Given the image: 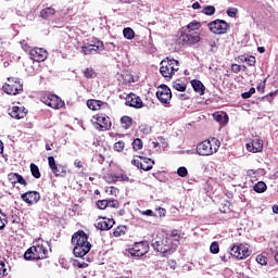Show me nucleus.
<instances>
[{"label": "nucleus", "instance_id": "obj_2", "mask_svg": "<svg viewBox=\"0 0 278 278\" xmlns=\"http://www.w3.org/2000/svg\"><path fill=\"white\" fill-rule=\"evenodd\" d=\"M218 149H220V140L216 137H212L211 139H206L197 146L198 155H202L203 157L214 155V153H218Z\"/></svg>", "mask_w": 278, "mask_h": 278}, {"label": "nucleus", "instance_id": "obj_18", "mask_svg": "<svg viewBox=\"0 0 278 278\" xmlns=\"http://www.w3.org/2000/svg\"><path fill=\"white\" fill-rule=\"evenodd\" d=\"M49 55V52L45 48H33L29 51V58L33 62H45Z\"/></svg>", "mask_w": 278, "mask_h": 278}, {"label": "nucleus", "instance_id": "obj_40", "mask_svg": "<svg viewBox=\"0 0 278 278\" xmlns=\"http://www.w3.org/2000/svg\"><path fill=\"white\" fill-rule=\"evenodd\" d=\"M106 203L108 207H113L114 210H118V207H121V203L118 202V200L109 199L106 200Z\"/></svg>", "mask_w": 278, "mask_h": 278}, {"label": "nucleus", "instance_id": "obj_24", "mask_svg": "<svg viewBox=\"0 0 278 278\" xmlns=\"http://www.w3.org/2000/svg\"><path fill=\"white\" fill-rule=\"evenodd\" d=\"M105 180L109 184H116V181H129V176L125 174H106Z\"/></svg>", "mask_w": 278, "mask_h": 278}, {"label": "nucleus", "instance_id": "obj_8", "mask_svg": "<svg viewBox=\"0 0 278 278\" xmlns=\"http://www.w3.org/2000/svg\"><path fill=\"white\" fill-rule=\"evenodd\" d=\"M152 249L157 253H163V257L173 255V248L170 245V239L168 238H156L151 244Z\"/></svg>", "mask_w": 278, "mask_h": 278}, {"label": "nucleus", "instance_id": "obj_28", "mask_svg": "<svg viewBox=\"0 0 278 278\" xmlns=\"http://www.w3.org/2000/svg\"><path fill=\"white\" fill-rule=\"evenodd\" d=\"M121 125H122L123 129H129L131 127V125H134V118H131L127 115H124L121 118Z\"/></svg>", "mask_w": 278, "mask_h": 278}, {"label": "nucleus", "instance_id": "obj_12", "mask_svg": "<svg viewBox=\"0 0 278 278\" xmlns=\"http://www.w3.org/2000/svg\"><path fill=\"white\" fill-rule=\"evenodd\" d=\"M101 51H105V45H103V41L97 39L93 43H86L81 47V53L84 55H92Z\"/></svg>", "mask_w": 278, "mask_h": 278}, {"label": "nucleus", "instance_id": "obj_19", "mask_svg": "<svg viewBox=\"0 0 278 278\" xmlns=\"http://www.w3.org/2000/svg\"><path fill=\"white\" fill-rule=\"evenodd\" d=\"M245 147L247 151L250 153H262L264 149V140H262L260 137H255L248 142Z\"/></svg>", "mask_w": 278, "mask_h": 278}, {"label": "nucleus", "instance_id": "obj_59", "mask_svg": "<svg viewBox=\"0 0 278 278\" xmlns=\"http://www.w3.org/2000/svg\"><path fill=\"white\" fill-rule=\"evenodd\" d=\"M255 175H257V172L255 169L248 170V177H255Z\"/></svg>", "mask_w": 278, "mask_h": 278}, {"label": "nucleus", "instance_id": "obj_44", "mask_svg": "<svg viewBox=\"0 0 278 278\" xmlns=\"http://www.w3.org/2000/svg\"><path fill=\"white\" fill-rule=\"evenodd\" d=\"M3 217L0 216V231L5 229V225H8V215L2 214Z\"/></svg>", "mask_w": 278, "mask_h": 278}, {"label": "nucleus", "instance_id": "obj_60", "mask_svg": "<svg viewBox=\"0 0 278 278\" xmlns=\"http://www.w3.org/2000/svg\"><path fill=\"white\" fill-rule=\"evenodd\" d=\"M77 267L78 268H88V263H86V262H81V263H77Z\"/></svg>", "mask_w": 278, "mask_h": 278}, {"label": "nucleus", "instance_id": "obj_50", "mask_svg": "<svg viewBox=\"0 0 278 278\" xmlns=\"http://www.w3.org/2000/svg\"><path fill=\"white\" fill-rule=\"evenodd\" d=\"M227 14H228V16H230V18H236V16H238V9L229 8L227 10Z\"/></svg>", "mask_w": 278, "mask_h": 278}, {"label": "nucleus", "instance_id": "obj_35", "mask_svg": "<svg viewBox=\"0 0 278 278\" xmlns=\"http://www.w3.org/2000/svg\"><path fill=\"white\" fill-rule=\"evenodd\" d=\"M266 190H268V186H266V182L264 181H258L254 186V192H257L258 194H262V192H266Z\"/></svg>", "mask_w": 278, "mask_h": 278}, {"label": "nucleus", "instance_id": "obj_52", "mask_svg": "<svg viewBox=\"0 0 278 278\" xmlns=\"http://www.w3.org/2000/svg\"><path fill=\"white\" fill-rule=\"evenodd\" d=\"M20 45H21L23 51H26V52H27V51H30V50H31V46H29V43H27V42L25 41V39L21 40V41H20Z\"/></svg>", "mask_w": 278, "mask_h": 278}, {"label": "nucleus", "instance_id": "obj_26", "mask_svg": "<svg viewBox=\"0 0 278 278\" xmlns=\"http://www.w3.org/2000/svg\"><path fill=\"white\" fill-rule=\"evenodd\" d=\"M213 118L216 123H219V125H227V123H229V115L223 111L215 112Z\"/></svg>", "mask_w": 278, "mask_h": 278}, {"label": "nucleus", "instance_id": "obj_33", "mask_svg": "<svg viewBox=\"0 0 278 278\" xmlns=\"http://www.w3.org/2000/svg\"><path fill=\"white\" fill-rule=\"evenodd\" d=\"M127 233V227L126 226H118L114 229L113 236L114 238H123Z\"/></svg>", "mask_w": 278, "mask_h": 278}, {"label": "nucleus", "instance_id": "obj_36", "mask_svg": "<svg viewBox=\"0 0 278 278\" xmlns=\"http://www.w3.org/2000/svg\"><path fill=\"white\" fill-rule=\"evenodd\" d=\"M123 34L126 40H134V38H136V33L131 29V27L124 28Z\"/></svg>", "mask_w": 278, "mask_h": 278}, {"label": "nucleus", "instance_id": "obj_43", "mask_svg": "<svg viewBox=\"0 0 278 278\" xmlns=\"http://www.w3.org/2000/svg\"><path fill=\"white\" fill-rule=\"evenodd\" d=\"M275 97H277V91L269 92L268 94L264 96L262 101H268V103H273V101H275Z\"/></svg>", "mask_w": 278, "mask_h": 278}, {"label": "nucleus", "instance_id": "obj_1", "mask_svg": "<svg viewBox=\"0 0 278 278\" xmlns=\"http://www.w3.org/2000/svg\"><path fill=\"white\" fill-rule=\"evenodd\" d=\"M72 244L74 247L73 253L75 257H86L90 253V249H92V243L88 241V235L84 230L73 233Z\"/></svg>", "mask_w": 278, "mask_h": 278}, {"label": "nucleus", "instance_id": "obj_6", "mask_svg": "<svg viewBox=\"0 0 278 278\" xmlns=\"http://www.w3.org/2000/svg\"><path fill=\"white\" fill-rule=\"evenodd\" d=\"M198 42H201V33L190 30L180 31L178 45L192 47V45H197Z\"/></svg>", "mask_w": 278, "mask_h": 278}, {"label": "nucleus", "instance_id": "obj_17", "mask_svg": "<svg viewBox=\"0 0 278 278\" xmlns=\"http://www.w3.org/2000/svg\"><path fill=\"white\" fill-rule=\"evenodd\" d=\"M114 218L98 217L94 227L100 231H110L114 227Z\"/></svg>", "mask_w": 278, "mask_h": 278}, {"label": "nucleus", "instance_id": "obj_30", "mask_svg": "<svg viewBox=\"0 0 278 278\" xmlns=\"http://www.w3.org/2000/svg\"><path fill=\"white\" fill-rule=\"evenodd\" d=\"M187 31H199L201 29V22L193 20L186 26Z\"/></svg>", "mask_w": 278, "mask_h": 278}, {"label": "nucleus", "instance_id": "obj_14", "mask_svg": "<svg viewBox=\"0 0 278 278\" xmlns=\"http://www.w3.org/2000/svg\"><path fill=\"white\" fill-rule=\"evenodd\" d=\"M42 103L48 105V108H52L53 110H60V108H64V101L56 94H46L41 97Z\"/></svg>", "mask_w": 278, "mask_h": 278}, {"label": "nucleus", "instance_id": "obj_57", "mask_svg": "<svg viewBox=\"0 0 278 278\" xmlns=\"http://www.w3.org/2000/svg\"><path fill=\"white\" fill-rule=\"evenodd\" d=\"M237 62H247V54H241L235 59Z\"/></svg>", "mask_w": 278, "mask_h": 278}, {"label": "nucleus", "instance_id": "obj_56", "mask_svg": "<svg viewBox=\"0 0 278 278\" xmlns=\"http://www.w3.org/2000/svg\"><path fill=\"white\" fill-rule=\"evenodd\" d=\"M264 88H266V86L264 85V83H260L256 87V90L258 92H261L262 94H264Z\"/></svg>", "mask_w": 278, "mask_h": 278}, {"label": "nucleus", "instance_id": "obj_3", "mask_svg": "<svg viewBox=\"0 0 278 278\" xmlns=\"http://www.w3.org/2000/svg\"><path fill=\"white\" fill-rule=\"evenodd\" d=\"M47 257H49V250L42 243H37L30 247L24 253V260L27 262L47 260Z\"/></svg>", "mask_w": 278, "mask_h": 278}, {"label": "nucleus", "instance_id": "obj_53", "mask_svg": "<svg viewBox=\"0 0 278 278\" xmlns=\"http://www.w3.org/2000/svg\"><path fill=\"white\" fill-rule=\"evenodd\" d=\"M245 62L249 66H255V56L253 55H247Z\"/></svg>", "mask_w": 278, "mask_h": 278}, {"label": "nucleus", "instance_id": "obj_47", "mask_svg": "<svg viewBox=\"0 0 278 278\" xmlns=\"http://www.w3.org/2000/svg\"><path fill=\"white\" fill-rule=\"evenodd\" d=\"M48 164L52 172H53V169H55L58 167V164L55 163V157H53V156L48 157Z\"/></svg>", "mask_w": 278, "mask_h": 278}, {"label": "nucleus", "instance_id": "obj_54", "mask_svg": "<svg viewBox=\"0 0 278 278\" xmlns=\"http://www.w3.org/2000/svg\"><path fill=\"white\" fill-rule=\"evenodd\" d=\"M231 71H232V73L238 74V73H240V71H242V65H238V64L233 63L231 65Z\"/></svg>", "mask_w": 278, "mask_h": 278}, {"label": "nucleus", "instance_id": "obj_11", "mask_svg": "<svg viewBox=\"0 0 278 278\" xmlns=\"http://www.w3.org/2000/svg\"><path fill=\"white\" fill-rule=\"evenodd\" d=\"M156 99H159L160 103L163 105H168L170 103V99H173V91L166 85H161L156 90Z\"/></svg>", "mask_w": 278, "mask_h": 278}, {"label": "nucleus", "instance_id": "obj_61", "mask_svg": "<svg viewBox=\"0 0 278 278\" xmlns=\"http://www.w3.org/2000/svg\"><path fill=\"white\" fill-rule=\"evenodd\" d=\"M98 162H99V164H103L105 162V156H103V154H99Z\"/></svg>", "mask_w": 278, "mask_h": 278}, {"label": "nucleus", "instance_id": "obj_23", "mask_svg": "<svg viewBox=\"0 0 278 278\" xmlns=\"http://www.w3.org/2000/svg\"><path fill=\"white\" fill-rule=\"evenodd\" d=\"M87 108H89V110H92V112H98L99 110H105V108H108V102L90 99L87 100Z\"/></svg>", "mask_w": 278, "mask_h": 278}, {"label": "nucleus", "instance_id": "obj_37", "mask_svg": "<svg viewBox=\"0 0 278 278\" xmlns=\"http://www.w3.org/2000/svg\"><path fill=\"white\" fill-rule=\"evenodd\" d=\"M142 147H144V143L142 142V139L136 138L132 141V150L134 151H141Z\"/></svg>", "mask_w": 278, "mask_h": 278}, {"label": "nucleus", "instance_id": "obj_34", "mask_svg": "<svg viewBox=\"0 0 278 278\" xmlns=\"http://www.w3.org/2000/svg\"><path fill=\"white\" fill-rule=\"evenodd\" d=\"M83 73L86 79H94L97 77V72L92 67L85 68Z\"/></svg>", "mask_w": 278, "mask_h": 278}, {"label": "nucleus", "instance_id": "obj_48", "mask_svg": "<svg viewBox=\"0 0 278 278\" xmlns=\"http://www.w3.org/2000/svg\"><path fill=\"white\" fill-rule=\"evenodd\" d=\"M177 175H178L179 177H188V168H186L185 166L179 167V168L177 169Z\"/></svg>", "mask_w": 278, "mask_h": 278}, {"label": "nucleus", "instance_id": "obj_15", "mask_svg": "<svg viewBox=\"0 0 278 278\" xmlns=\"http://www.w3.org/2000/svg\"><path fill=\"white\" fill-rule=\"evenodd\" d=\"M138 159H134L131 161L132 166H137L138 168H140L141 170H152L153 166L155 164V162L149 157H144V156H137Z\"/></svg>", "mask_w": 278, "mask_h": 278}, {"label": "nucleus", "instance_id": "obj_27", "mask_svg": "<svg viewBox=\"0 0 278 278\" xmlns=\"http://www.w3.org/2000/svg\"><path fill=\"white\" fill-rule=\"evenodd\" d=\"M191 86L194 92H198V94H201V96L205 94V85H203L201 80L199 79L191 80Z\"/></svg>", "mask_w": 278, "mask_h": 278}, {"label": "nucleus", "instance_id": "obj_31", "mask_svg": "<svg viewBox=\"0 0 278 278\" xmlns=\"http://www.w3.org/2000/svg\"><path fill=\"white\" fill-rule=\"evenodd\" d=\"M186 88H188L186 83H184L179 79H177L173 83V89L177 90L178 92H186Z\"/></svg>", "mask_w": 278, "mask_h": 278}, {"label": "nucleus", "instance_id": "obj_64", "mask_svg": "<svg viewBox=\"0 0 278 278\" xmlns=\"http://www.w3.org/2000/svg\"><path fill=\"white\" fill-rule=\"evenodd\" d=\"M273 212H274V214H278V205L277 204L273 206Z\"/></svg>", "mask_w": 278, "mask_h": 278}, {"label": "nucleus", "instance_id": "obj_45", "mask_svg": "<svg viewBox=\"0 0 278 278\" xmlns=\"http://www.w3.org/2000/svg\"><path fill=\"white\" fill-rule=\"evenodd\" d=\"M169 236L170 238H174L176 242H179V240H181V233H179V230L177 229L172 230Z\"/></svg>", "mask_w": 278, "mask_h": 278}, {"label": "nucleus", "instance_id": "obj_63", "mask_svg": "<svg viewBox=\"0 0 278 278\" xmlns=\"http://www.w3.org/2000/svg\"><path fill=\"white\" fill-rule=\"evenodd\" d=\"M193 10H201V4L199 2H194L192 4Z\"/></svg>", "mask_w": 278, "mask_h": 278}, {"label": "nucleus", "instance_id": "obj_62", "mask_svg": "<svg viewBox=\"0 0 278 278\" xmlns=\"http://www.w3.org/2000/svg\"><path fill=\"white\" fill-rule=\"evenodd\" d=\"M241 97H242V99H251V94H250V92L249 91H245V92H243L242 94H241Z\"/></svg>", "mask_w": 278, "mask_h": 278}, {"label": "nucleus", "instance_id": "obj_46", "mask_svg": "<svg viewBox=\"0 0 278 278\" xmlns=\"http://www.w3.org/2000/svg\"><path fill=\"white\" fill-rule=\"evenodd\" d=\"M96 205L98 210H105L108 207V200H98Z\"/></svg>", "mask_w": 278, "mask_h": 278}, {"label": "nucleus", "instance_id": "obj_39", "mask_svg": "<svg viewBox=\"0 0 278 278\" xmlns=\"http://www.w3.org/2000/svg\"><path fill=\"white\" fill-rule=\"evenodd\" d=\"M202 12L206 16H214V14H216V8H214V5H207V7H204Z\"/></svg>", "mask_w": 278, "mask_h": 278}, {"label": "nucleus", "instance_id": "obj_32", "mask_svg": "<svg viewBox=\"0 0 278 278\" xmlns=\"http://www.w3.org/2000/svg\"><path fill=\"white\" fill-rule=\"evenodd\" d=\"M30 174L35 179H40L42 177V174H40V168L36 163H30Z\"/></svg>", "mask_w": 278, "mask_h": 278}, {"label": "nucleus", "instance_id": "obj_5", "mask_svg": "<svg viewBox=\"0 0 278 278\" xmlns=\"http://www.w3.org/2000/svg\"><path fill=\"white\" fill-rule=\"evenodd\" d=\"M2 90L5 92V94H11L12 97L21 94V92H23V84L21 83V78L9 77L7 83L2 86Z\"/></svg>", "mask_w": 278, "mask_h": 278}, {"label": "nucleus", "instance_id": "obj_29", "mask_svg": "<svg viewBox=\"0 0 278 278\" xmlns=\"http://www.w3.org/2000/svg\"><path fill=\"white\" fill-rule=\"evenodd\" d=\"M52 173H53V175H55V177H65L66 176V166L56 165V167L52 169Z\"/></svg>", "mask_w": 278, "mask_h": 278}, {"label": "nucleus", "instance_id": "obj_22", "mask_svg": "<svg viewBox=\"0 0 278 278\" xmlns=\"http://www.w3.org/2000/svg\"><path fill=\"white\" fill-rule=\"evenodd\" d=\"M8 181L12 185L13 188H16V184L27 188V180L23 177V175L18 173H10L8 174Z\"/></svg>", "mask_w": 278, "mask_h": 278}, {"label": "nucleus", "instance_id": "obj_55", "mask_svg": "<svg viewBox=\"0 0 278 278\" xmlns=\"http://www.w3.org/2000/svg\"><path fill=\"white\" fill-rule=\"evenodd\" d=\"M156 210L159 211L160 218H164V216H166V208L159 207Z\"/></svg>", "mask_w": 278, "mask_h": 278}, {"label": "nucleus", "instance_id": "obj_9", "mask_svg": "<svg viewBox=\"0 0 278 278\" xmlns=\"http://www.w3.org/2000/svg\"><path fill=\"white\" fill-rule=\"evenodd\" d=\"M230 255L236 257V260H247L251 255V252L249 251V245L244 243H232L230 245Z\"/></svg>", "mask_w": 278, "mask_h": 278}, {"label": "nucleus", "instance_id": "obj_16", "mask_svg": "<svg viewBox=\"0 0 278 278\" xmlns=\"http://www.w3.org/2000/svg\"><path fill=\"white\" fill-rule=\"evenodd\" d=\"M125 105L134 108L135 110H142V108H144V102H142V98H140V96L130 92L126 96Z\"/></svg>", "mask_w": 278, "mask_h": 278}, {"label": "nucleus", "instance_id": "obj_58", "mask_svg": "<svg viewBox=\"0 0 278 278\" xmlns=\"http://www.w3.org/2000/svg\"><path fill=\"white\" fill-rule=\"evenodd\" d=\"M74 166H76V168H84V164H83L81 161H79V160H76V161L74 162Z\"/></svg>", "mask_w": 278, "mask_h": 278}, {"label": "nucleus", "instance_id": "obj_42", "mask_svg": "<svg viewBox=\"0 0 278 278\" xmlns=\"http://www.w3.org/2000/svg\"><path fill=\"white\" fill-rule=\"evenodd\" d=\"M8 277V268H5V262L0 258V278Z\"/></svg>", "mask_w": 278, "mask_h": 278}, {"label": "nucleus", "instance_id": "obj_25", "mask_svg": "<svg viewBox=\"0 0 278 278\" xmlns=\"http://www.w3.org/2000/svg\"><path fill=\"white\" fill-rule=\"evenodd\" d=\"M39 16L43 21H51V18L55 16V9H53L52 7L45 8L40 11Z\"/></svg>", "mask_w": 278, "mask_h": 278}, {"label": "nucleus", "instance_id": "obj_13", "mask_svg": "<svg viewBox=\"0 0 278 278\" xmlns=\"http://www.w3.org/2000/svg\"><path fill=\"white\" fill-rule=\"evenodd\" d=\"M207 27L212 34L223 35L227 34L229 24L224 20H215L207 24Z\"/></svg>", "mask_w": 278, "mask_h": 278}, {"label": "nucleus", "instance_id": "obj_49", "mask_svg": "<svg viewBox=\"0 0 278 278\" xmlns=\"http://www.w3.org/2000/svg\"><path fill=\"white\" fill-rule=\"evenodd\" d=\"M256 262L257 264H261V266H266V264H268L267 258L264 255H257Z\"/></svg>", "mask_w": 278, "mask_h": 278}, {"label": "nucleus", "instance_id": "obj_4", "mask_svg": "<svg viewBox=\"0 0 278 278\" xmlns=\"http://www.w3.org/2000/svg\"><path fill=\"white\" fill-rule=\"evenodd\" d=\"M177 71H179V61L168 56L161 61L160 73L163 77L173 79V75H175Z\"/></svg>", "mask_w": 278, "mask_h": 278}, {"label": "nucleus", "instance_id": "obj_38", "mask_svg": "<svg viewBox=\"0 0 278 278\" xmlns=\"http://www.w3.org/2000/svg\"><path fill=\"white\" fill-rule=\"evenodd\" d=\"M113 149L117 153H123V151H125V141L119 140V141L115 142L113 146Z\"/></svg>", "mask_w": 278, "mask_h": 278}, {"label": "nucleus", "instance_id": "obj_41", "mask_svg": "<svg viewBox=\"0 0 278 278\" xmlns=\"http://www.w3.org/2000/svg\"><path fill=\"white\" fill-rule=\"evenodd\" d=\"M211 253H213L214 255L218 254L220 252V245H218V242L214 241L211 243V248H210Z\"/></svg>", "mask_w": 278, "mask_h": 278}, {"label": "nucleus", "instance_id": "obj_21", "mask_svg": "<svg viewBox=\"0 0 278 278\" xmlns=\"http://www.w3.org/2000/svg\"><path fill=\"white\" fill-rule=\"evenodd\" d=\"M9 115L11 118H15V121H21V118H25V116H27V109L23 105H14L9 109Z\"/></svg>", "mask_w": 278, "mask_h": 278}, {"label": "nucleus", "instance_id": "obj_51", "mask_svg": "<svg viewBox=\"0 0 278 278\" xmlns=\"http://www.w3.org/2000/svg\"><path fill=\"white\" fill-rule=\"evenodd\" d=\"M141 216H153L157 218V214H154L152 210L140 211Z\"/></svg>", "mask_w": 278, "mask_h": 278}, {"label": "nucleus", "instance_id": "obj_7", "mask_svg": "<svg viewBox=\"0 0 278 278\" xmlns=\"http://www.w3.org/2000/svg\"><path fill=\"white\" fill-rule=\"evenodd\" d=\"M92 123L98 131H110L112 129V121L110 119V116L103 113L93 115Z\"/></svg>", "mask_w": 278, "mask_h": 278}, {"label": "nucleus", "instance_id": "obj_20", "mask_svg": "<svg viewBox=\"0 0 278 278\" xmlns=\"http://www.w3.org/2000/svg\"><path fill=\"white\" fill-rule=\"evenodd\" d=\"M22 201L27 205H36L40 201V192L38 191H26L21 194Z\"/></svg>", "mask_w": 278, "mask_h": 278}, {"label": "nucleus", "instance_id": "obj_10", "mask_svg": "<svg viewBox=\"0 0 278 278\" xmlns=\"http://www.w3.org/2000/svg\"><path fill=\"white\" fill-rule=\"evenodd\" d=\"M128 253L132 257H142L149 253V242L148 241H139L135 242L129 249Z\"/></svg>", "mask_w": 278, "mask_h": 278}]
</instances>
